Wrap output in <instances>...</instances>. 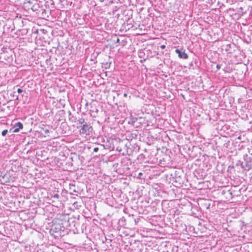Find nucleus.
Returning a JSON list of instances; mask_svg holds the SVG:
<instances>
[{
	"label": "nucleus",
	"instance_id": "obj_1",
	"mask_svg": "<svg viewBox=\"0 0 252 252\" xmlns=\"http://www.w3.org/2000/svg\"><path fill=\"white\" fill-rule=\"evenodd\" d=\"M93 130V128L91 126L87 124H84L81 128L79 130V132L80 134L85 135H89L92 131Z\"/></svg>",
	"mask_w": 252,
	"mask_h": 252
},
{
	"label": "nucleus",
	"instance_id": "obj_2",
	"mask_svg": "<svg viewBox=\"0 0 252 252\" xmlns=\"http://www.w3.org/2000/svg\"><path fill=\"white\" fill-rule=\"evenodd\" d=\"M175 52L178 54V57L181 59H187L188 55L185 52H182L179 49H176Z\"/></svg>",
	"mask_w": 252,
	"mask_h": 252
},
{
	"label": "nucleus",
	"instance_id": "obj_3",
	"mask_svg": "<svg viewBox=\"0 0 252 252\" xmlns=\"http://www.w3.org/2000/svg\"><path fill=\"white\" fill-rule=\"evenodd\" d=\"M98 112V109L96 106L94 104H92L91 106V109L90 110V114L91 116H93V114H97Z\"/></svg>",
	"mask_w": 252,
	"mask_h": 252
},
{
	"label": "nucleus",
	"instance_id": "obj_4",
	"mask_svg": "<svg viewBox=\"0 0 252 252\" xmlns=\"http://www.w3.org/2000/svg\"><path fill=\"white\" fill-rule=\"evenodd\" d=\"M116 141H118L120 143V144L121 145V146H118L117 147V150L120 152L122 151V146L124 145V146H126V144L125 143V141H123V140H121L120 139H116Z\"/></svg>",
	"mask_w": 252,
	"mask_h": 252
},
{
	"label": "nucleus",
	"instance_id": "obj_5",
	"mask_svg": "<svg viewBox=\"0 0 252 252\" xmlns=\"http://www.w3.org/2000/svg\"><path fill=\"white\" fill-rule=\"evenodd\" d=\"M243 167L245 168L246 170H249L251 169L252 167V161L250 160V161H247L245 163V165H244Z\"/></svg>",
	"mask_w": 252,
	"mask_h": 252
},
{
	"label": "nucleus",
	"instance_id": "obj_6",
	"mask_svg": "<svg viewBox=\"0 0 252 252\" xmlns=\"http://www.w3.org/2000/svg\"><path fill=\"white\" fill-rule=\"evenodd\" d=\"M85 124H87V123L85 122V119L84 118H81L78 120L77 124H80V125H83Z\"/></svg>",
	"mask_w": 252,
	"mask_h": 252
},
{
	"label": "nucleus",
	"instance_id": "obj_7",
	"mask_svg": "<svg viewBox=\"0 0 252 252\" xmlns=\"http://www.w3.org/2000/svg\"><path fill=\"white\" fill-rule=\"evenodd\" d=\"M23 127V124L21 122L16 123L14 125V127H18L19 129H22Z\"/></svg>",
	"mask_w": 252,
	"mask_h": 252
},
{
	"label": "nucleus",
	"instance_id": "obj_8",
	"mask_svg": "<svg viewBox=\"0 0 252 252\" xmlns=\"http://www.w3.org/2000/svg\"><path fill=\"white\" fill-rule=\"evenodd\" d=\"M38 8H39L38 5L36 4L33 5L32 6V7L31 8V9H32V10L33 11H36L38 10Z\"/></svg>",
	"mask_w": 252,
	"mask_h": 252
},
{
	"label": "nucleus",
	"instance_id": "obj_9",
	"mask_svg": "<svg viewBox=\"0 0 252 252\" xmlns=\"http://www.w3.org/2000/svg\"><path fill=\"white\" fill-rule=\"evenodd\" d=\"M231 47H230V44H227L226 46H225V50L226 51H229Z\"/></svg>",
	"mask_w": 252,
	"mask_h": 252
},
{
	"label": "nucleus",
	"instance_id": "obj_10",
	"mask_svg": "<svg viewBox=\"0 0 252 252\" xmlns=\"http://www.w3.org/2000/svg\"><path fill=\"white\" fill-rule=\"evenodd\" d=\"M244 159H245V160L246 162H247V161H250H250H251V158H248V156H247V155H246V156H245V157H244Z\"/></svg>",
	"mask_w": 252,
	"mask_h": 252
},
{
	"label": "nucleus",
	"instance_id": "obj_11",
	"mask_svg": "<svg viewBox=\"0 0 252 252\" xmlns=\"http://www.w3.org/2000/svg\"><path fill=\"white\" fill-rule=\"evenodd\" d=\"M8 131L7 129H5L4 130H3L2 131V133H1V135L3 136H4L6 135V134H7Z\"/></svg>",
	"mask_w": 252,
	"mask_h": 252
},
{
	"label": "nucleus",
	"instance_id": "obj_12",
	"mask_svg": "<svg viewBox=\"0 0 252 252\" xmlns=\"http://www.w3.org/2000/svg\"><path fill=\"white\" fill-rule=\"evenodd\" d=\"M70 120L72 122H75L76 120V118H75L73 116H72L71 118H70Z\"/></svg>",
	"mask_w": 252,
	"mask_h": 252
},
{
	"label": "nucleus",
	"instance_id": "obj_13",
	"mask_svg": "<svg viewBox=\"0 0 252 252\" xmlns=\"http://www.w3.org/2000/svg\"><path fill=\"white\" fill-rule=\"evenodd\" d=\"M59 195L58 194H55L52 196V198L54 199H58L59 197Z\"/></svg>",
	"mask_w": 252,
	"mask_h": 252
},
{
	"label": "nucleus",
	"instance_id": "obj_14",
	"mask_svg": "<svg viewBox=\"0 0 252 252\" xmlns=\"http://www.w3.org/2000/svg\"><path fill=\"white\" fill-rule=\"evenodd\" d=\"M19 128L18 127H14V130H13V132H18L19 131Z\"/></svg>",
	"mask_w": 252,
	"mask_h": 252
},
{
	"label": "nucleus",
	"instance_id": "obj_15",
	"mask_svg": "<svg viewBox=\"0 0 252 252\" xmlns=\"http://www.w3.org/2000/svg\"><path fill=\"white\" fill-rule=\"evenodd\" d=\"M17 92L18 93H21L23 92V90L20 88L18 89Z\"/></svg>",
	"mask_w": 252,
	"mask_h": 252
},
{
	"label": "nucleus",
	"instance_id": "obj_16",
	"mask_svg": "<svg viewBox=\"0 0 252 252\" xmlns=\"http://www.w3.org/2000/svg\"><path fill=\"white\" fill-rule=\"evenodd\" d=\"M248 153L252 155V149H248Z\"/></svg>",
	"mask_w": 252,
	"mask_h": 252
},
{
	"label": "nucleus",
	"instance_id": "obj_17",
	"mask_svg": "<svg viewBox=\"0 0 252 252\" xmlns=\"http://www.w3.org/2000/svg\"><path fill=\"white\" fill-rule=\"evenodd\" d=\"M99 150V148L98 147H95L94 149V152H97Z\"/></svg>",
	"mask_w": 252,
	"mask_h": 252
},
{
	"label": "nucleus",
	"instance_id": "obj_18",
	"mask_svg": "<svg viewBox=\"0 0 252 252\" xmlns=\"http://www.w3.org/2000/svg\"><path fill=\"white\" fill-rule=\"evenodd\" d=\"M25 2H27V3H30V0H25Z\"/></svg>",
	"mask_w": 252,
	"mask_h": 252
},
{
	"label": "nucleus",
	"instance_id": "obj_19",
	"mask_svg": "<svg viewBox=\"0 0 252 252\" xmlns=\"http://www.w3.org/2000/svg\"><path fill=\"white\" fill-rule=\"evenodd\" d=\"M217 68L220 69V65L218 64V65H217Z\"/></svg>",
	"mask_w": 252,
	"mask_h": 252
},
{
	"label": "nucleus",
	"instance_id": "obj_20",
	"mask_svg": "<svg viewBox=\"0 0 252 252\" xmlns=\"http://www.w3.org/2000/svg\"><path fill=\"white\" fill-rule=\"evenodd\" d=\"M120 42V39H119V38H118L117 39V40H116V43H118V42Z\"/></svg>",
	"mask_w": 252,
	"mask_h": 252
},
{
	"label": "nucleus",
	"instance_id": "obj_21",
	"mask_svg": "<svg viewBox=\"0 0 252 252\" xmlns=\"http://www.w3.org/2000/svg\"><path fill=\"white\" fill-rule=\"evenodd\" d=\"M161 48H162V49L164 48H165V45H162L161 46Z\"/></svg>",
	"mask_w": 252,
	"mask_h": 252
},
{
	"label": "nucleus",
	"instance_id": "obj_22",
	"mask_svg": "<svg viewBox=\"0 0 252 252\" xmlns=\"http://www.w3.org/2000/svg\"><path fill=\"white\" fill-rule=\"evenodd\" d=\"M124 96L125 97H126V96H127V94H124Z\"/></svg>",
	"mask_w": 252,
	"mask_h": 252
},
{
	"label": "nucleus",
	"instance_id": "obj_23",
	"mask_svg": "<svg viewBox=\"0 0 252 252\" xmlns=\"http://www.w3.org/2000/svg\"><path fill=\"white\" fill-rule=\"evenodd\" d=\"M142 175V173H140L139 174V176H141V175Z\"/></svg>",
	"mask_w": 252,
	"mask_h": 252
}]
</instances>
